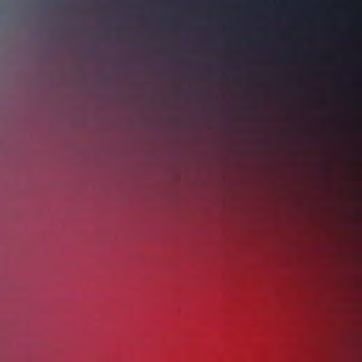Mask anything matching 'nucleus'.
Returning a JSON list of instances; mask_svg holds the SVG:
<instances>
[{
  "instance_id": "f257e3e1",
  "label": "nucleus",
  "mask_w": 362,
  "mask_h": 362,
  "mask_svg": "<svg viewBox=\"0 0 362 362\" xmlns=\"http://www.w3.org/2000/svg\"><path fill=\"white\" fill-rule=\"evenodd\" d=\"M173 24L177 25L178 24V23H177V21H174V22H173Z\"/></svg>"
}]
</instances>
